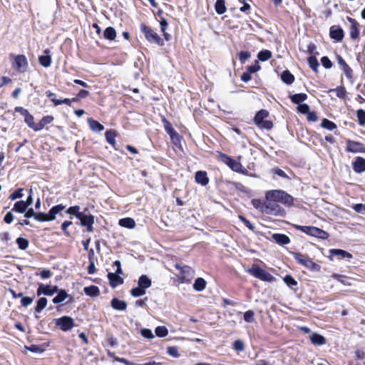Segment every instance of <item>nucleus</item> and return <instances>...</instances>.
<instances>
[{
    "mask_svg": "<svg viewBox=\"0 0 365 365\" xmlns=\"http://www.w3.org/2000/svg\"><path fill=\"white\" fill-rule=\"evenodd\" d=\"M267 201H274L276 202H281L287 206H290L293 204V197L281 190H273L267 191L265 194Z\"/></svg>",
    "mask_w": 365,
    "mask_h": 365,
    "instance_id": "f257e3e1",
    "label": "nucleus"
},
{
    "mask_svg": "<svg viewBox=\"0 0 365 365\" xmlns=\"http://www.w3.org/2000/svg\"><path fill=\"white\" fill-rule=\"evenodd\" d=\"M292 255H293L294 259L297 262V263L305 267L308 269L314 272L320 271V265L313 262L312 259L309 258L307 255H303L299 252H292Z\"/></svg>",
    "mask_w": 365,
    "mask_h": 365,
    "instance_id": "f03ea898",
    "label": "nucleus"
},
{
    "mask_svg": "<svg viewBox=\"0 0 365 365\" xmlns=\"http://www.w3.org/2000/svg\"><path fill=\"white\" fill-rule=\"evenodd\" d=\"M294 227L296 230H300L301 232H302L308 235L312 236V237H318V238H320L322 240H325L329 237V234L326 231H324L322 229H319L317 227L302 226V225H294Z\"/></svg>",
    "mask_w": 365,
    "mask_h": 365,
    "instance_id": "7ed1b4c3",
    "label": "nucleus"
},
{
    "mask_svg": "<svg viewBox=\"0 0 365 365\" xmlns=\"http://www.w3.org/2000/svg\"><path fill=\"white\" fill-rule=\"evenodd\" d=\"M151 279L145 274L141 275L138 282V287L131 289L133 297H140L145 294V289L151 286Z\"/></svg>",
    "mask_w": 365,
    "mask_h": 365,
    "instance_id": "20e7f679",
    "label": "nucleus"
},
{
    "mask_svg": "<svg viewBox=\"0 0 365 365\" xmlns=\"http://www.w3.org/2000/svg\"><path fill=\"white\" fill-rule=\"evenodd\" d=\"M140 30L144 34L145 38L152 43L159 46L164 45V41L160 36L150 27L144 24L140 25Z\"/></svg>",
    "mask_w": 365,
    "mask_h": 365,
    "instance_id": "39448f33",
    "label": "nucleus"
},
{
    "mask_svg": "<svg viewBox=\"0 0 365 365\" xmlns=\"http://www.w3.org/2000/svg\"><path fill=\"white\" fill-rule=\"evenodd\" d=\"M220 158L222 163L226 164L232 170L235 172L239 173H245L247 172L239 161L235 160L226 154L220 153Z\"/></svg>",
    "mask_w": 365,
    "mask_h": 365,
    "instance_id": "423d86ee",
    "label": "nucleus"
},
{
    "mask_svg": "<svg viewBox=\"0 0 365 365\" xmlns=\"http://www.w3.org/2000/svg\"><path fill=\"white\" fill-rule=\"evenodd\" d=\"M247 272L256 278L265 282H272L274 277L266 270L259 267L257 264H253Z\"/></svg>",
    "mask_w": 365,
    "mask_h": 365,
    "instance_id": "0eeeda50",
    "label": "nucleus"
},
{
    "mask_svg": "<svg viewBox=\"0 0 365 365\" xmlns=\"http://www.w3.org/2000/svg\"><path fill=\"white\" fill-rule=\"evenodd\" d=\"M260 211L266 215H281L284 212V210L274 201H267L264 203Z\"/></svg>",
    "mask_w": 365,
    "mask_h": 365,
    "instance_id": "6e6552de",
    "label": "nucleus"
},
{
    "mask_svg": "<svg viewBox=\"0 0 365 365\" xmlns=\"http://www.w3.org/2000/svg\"><path fill=\"white\" fill-rule=\"evenodd\" d=\"M175 268L180 271L181 282H188L194 277L195 272L189 266L176 264Z\"/></svg>",
    "mask_w": 365,
    "mask_h": 365,
    "instance_id": "1a4fd4ad",
    "label": "nucleus"
},
{
    "mask_svg": "<svg viewBox=\"0 0 365 365\" xmlns=\"http://www.w3.org/2000/svg\"><path fill=\"white\" fill-rule=\"evenodd\" d=\"M56 325L59 327L62 331H67L74 327V321L71 317L64 316L56 320Z\"/></svg>",
    "mask_w": 365,
    "mask_h": 365,
    "instance_id": "9d476101",
    "label": "nucleus"
},
{
    "mask_svg": "<svg viewBox=\"0 0 365 365\" xmlns=\"http://www.w3.org/2000/svg\"><path fill=\"white\" fill-rule=\"evenodd\" d=\"M28 66V61L24 55H18L14 58V67L18 71L23 73Z\"/></svg>",
    "mask_w": 365,
    "mask_h": 365,
    "instance_id": "9b49d317",
    "label": "nucleus"
},
{
    "mask_svg": "<svg viewBox=\"0 0 365 365\" xmlns=\"http://www.w3.org/2000/svg\"><path fill=\"white\" fill-rule=\"evenodd\" d=\"M346 150L349 153H365L364 145L359 142L348 140Z\"/></svg>",
    "mask_w": 365,
    "mask_h": 365,
    "instance_id": "f8f14e48",
    "label": "nucleus"
},
{
    "mask_svg": "<svg viewBox=\"0 0 365 365\" xmlns=\"http://www.w3.org/2000/svg\"><path fill=\"white\" fill-rule=\"evenodd\" d=\"M78 219L81 221V225L82 226L86 227L87 230L88 232H93V225L94 223V217L91 215H83V213L81 215L80 217Z\"/></svg>",
    "mask_w": 365,
    "mask_h": 365,
    "instance_id": "ddd939ff",
    "label": "nucleus"
},
{
    "mask_svg": "<svg viewBox=\"0 0 365 365\" xmlns=\"http://www.w3.org/2000/svg\"><path fill=\"white\" fill-rule=\"evenodd\" d=\"M58 291V288L56 286H50V285H43L40 284L37 289V294L40 296L41 294H44L46 296H51L53 294L56 293Z\"/></svg>",
    "mask_w": 365,
    "mask_h": 365,
    "instance_id": "4468645a",
    "label": "nucleus"
},
{
    "mask_svg": "<svg viewBox=\"0 0 365 365\" xmlns=\"http://www.w3.org/2000/svg\"><path fill=\"white\" fill-rule=\"evenodd\" d=\"M329 35L331 38L336 41H341L344 36L343 29L336 26H333L330 28Z\"/></svg>",
    "mask_w": 365,
    "mask_h": 365,
    "instance_id": "2eb2a0df",
    "label": "nucleus"
},
{
    "mask_svg": "<svg viewBox=\"0 0 365 365\" xmlns=\"http://www.w3.org/2000/svg\"><path fill=\"white\" fill-rule=\"evenodd\" d=\"M353 170L356 173L365 171V159L362 157H356L353 162Z\"/></svg>",
    "mask_w": 365,
    "mask_h": 365,
    "instance_id": "dca6fc26",
    "label": "nucleus"
},
{
    "mask_svg": "<svg viewBox=\"0 0 365 365\" xmlns=\"http://www.w3.org/2000/svg\"><path fill=\"white\" fill-rule=\"evenodd\" d=\"M119 274H117L116 272H109L108 274L110 284L113 288L123 283V279L119 276Z\"/></svg>",
    "mask_w": 365,
    "mask_h": 365,
    "instance_id": "f3484780",
    "label": "nucleus"
},
{
    "mask_svg": "<svg viewBox=\"0 0 365 365\" xmlns=\"http://www.w3.org/2000/svg\"><path fill=\"white\" fill-rule=\"evenodd\" d=\"M195 178L197 183L203 186L207 185L209 182V178L205 171L200 170L196 172Z\"/></svg>",
    "mask_w": 365,
    "mask_h": 365,
    "instance_id": "a211bd4d",
    "label": "nucleus"
},
{
    "mask_svg": "<svg viewBox=\"0 0 365 365\" xmlns=\"http://www.w3.org/2000/svg\"><path fill=\"white\" fill-rule=\"evenodd\" d=\"M337 61L339 65L341 67L343 71L344 72L346 76L348 78H352V69L349 67V66L346 63V61L343 59V58L340 56H338Z\"/></svg>",
    "mask_w": 365,
    "mask_h": 365,
    "instance_id": "6ab92c4d",
    "label": "nucleus"
},
{
    "mask_svg": "<svg viewBox=\"0 0 365 365\" xmlns=\"http://www.w3.org/2000/svg\"><path fill=\"white\" fill-rule=\"evenodd\" d=\"M65 208L66 206L63 205L62 204H59L52 207L48 213L49 221L54 220L56 219V215L60 213Z\"/></svg>",
    "mask_w": 365,
    "mask_h": 365,
    "instance_id": "aec40b11",
    "label": "nucleus"
},
{
    "mask_svg": "<svg viewBox=\"0 0 365 365\" xmlns=\"http://www.w3.org/2000/svg\"><path fill=\"white\" fill-rule=\"evenodd\" d=\"M272 238L275 241V242L280 245H285L290 242L289 237L284 234H273Z\"/></svg>",
    "mask_w": 365,
    "mask_h": 365,
    "instance_id": "412c9836",
    "label": "nucleus"
},
{
    "mask_svg": "<svg viewBox=\"0 0 365 365\" xmlns=\"http://www.w3.org/2000/svg\"><path fill=\"white\" fill-rule=\"evenodd\" d=\"M349 21L351 23L350 27V36L353 39H356L359 36V30L358 29V23L355 19L349 18Z\"/></svg>",
    "mask_w": 365,
    "mask_h": 365,
    "instance_id": "4be33fe9",
    "label": "nucleus"
},
{
    "mask_svg": "<svg viewBox=\"0 0 365 365\" xmlns=\"http://www.w3.org/2000/svg\"><path fill=\"white\" fill-rule=\"evenodd\" d=\"M164 123H165V129L166 130V132L168 133V134L170 135V138L174 140L175 139H178L179 138V135L178 133L175 130V129L173 128L171 123L170 122H168V120H166L165 119L164 120Z\"/></svg>",
    "mask_w": 365,
    "mask_h": 365,
    "instance_id": "5701e85b",
    "label": "nucleus"
},
{
    "mask_svg": "<svg viewBox=\"0 0 365 365\" xmlns=\"http://www.w3.org/2000/svg\"><path fill=\"white\" fill-rule=\"evenodd\" d=\"M309 338L314 345L322 346L326 344V339L318 333H313Z\"/></svg>",
    "mask_w": 365,
    "mask_h": 365,
    "instance_id": "b1692460",
    "label": "nucleus"
},
{
    "mask_svg": "<svg viewBox=\"0 0 365 365\" xmlns=\"http://www.w3.org/2000/svg\"><path fill=\"white\" fill-rule=\"evenodd\" d=\"M329 252L332 256H337L339 259L352 258V255L349 252L343 250L333 249Z\"/></svg>",
    "mask_w": 365,
    "mask_h": 365,
    "instance_id": "393cba45",
    "label": "nucleus"
},
{
    "mask_svg": "<svg viewBox=\"0 0 365 365\" xmlns=\"http://www.w3.org/2000/svg\"><path fill=\"white\" fill-rule=\"evenodd\" d=\"M268 115L269 112L267 110L262 109L256 113L254 118V123H255L256 125H258L262 121L265 120V118Z\"/></svg>",
    "mask_w": 365,
    "mask_h": 365,
    "instance_id": "a878e982",
    "label": "nucleus"
},
{
    "mask_svg": "<svg viewBox=\"0 0 365 365\" xmlns=\"http://www.w3.org/2000/svg\"><path fill=\"white\" fill-rule=\"evenodd\" d=\"M111 306L115 310L123 311L126 309L127 304L124 301L120 300L118 298H113Z\"/></svg>",
    "mask_w": 365,
    "mask_h": 365,
    "instance_id": "bb28decb",
    "label": "nucleus"
},
{
    "mask_svg": "<svg viewBox=\"0 0 365 365\" xmlns=\"http://www.w3.org/2000/svg\"><path fill=\"white\" fill-rule=\"evenodd\" d=\"M88 123L90 128L94 132H101L104 130V126L93 118H88Z\"/></svg>",
    "mask_w": 365,
    "mask_h": 365,
    "instance_id": "cd10ccee",
    "label": "nucleus"
},
{
    "mask_svg": "<svg viewBox=\"0 0 365 365\" xmlns=\"http://www.w3.org/2000/svg\"><path fill=\"white\" fill-rule=\"evenodd\" d=\"M119 225L123 227L133 229L135 227V222L130 217H125L120 219L118 222Z\"/></svg>",
    "mask_w": 365,
    "mask_h": 365,
    "instance_id": "c85d7f7f",
    "label": "nucleus"
},
{
    "mask_svg": "<svg viewBox=\"0 0 365 365\" xmlns=\"http://www.w3.org/2000/svg\"><path fill=\"white\" fill-rule=\"evenodd\" d=\"M47 304V298H39L37 302V305L35 308V318L38 319L39 317L37 313H40Z\"/></svg>",
    "mask_w": 365,
    "mask_h": 365,
    "instance_id": "c756f323",
    "label": "nucleus"
},
{
    "mask_svg": "<svg viewBox=\"0 0 365 365\" xmlns=\"http://www.w3.org/2000/svg\"><path fill=\"white\" fill-rule=\"evenodd\" d=\"M282 81L288 85L292 84L294 81V76L290 73L289 71H284L281 74Z\"/></svg>",
    "mask_w": 365,
    "mask_h": 365,
    "instance_id": "7c9ffc66",
    "label": "nucleus"
},
{
    "mask_svg": "<svg viewBox=\"0 0 365 365\" xmlns=\"http://www.w3.org/2000/svg\"><path fill=\"white\" fill-rule=\"evenodd\" d=\"M290 98L292 103L299 106L302 102L307 99V95L303 93H296L292 95Z\"/></svg>",
    "mask_w": 365,
    "mask_h": 365,
    "instance_id": "2f4dec72",
    "label": "nucleus"
},
{
    "mask_svg": "<svg viewBox=\"0 0 365 365\" xmlns=\"http://www.w3.org/2000/svg\"><path fill=\"white\" fill-rule=\"evenodd\" d=\"M206 284L207 282L203 278L197 277L193 284V288L195 290L200 292L205 288Z\"/></svg>",
    "mask_w": 365,
    "mask_h": 365,
    "instance_id": "473e14b6",
    "label": "nucleus"
},
{
    "mask_svg": "<svg viewBox=\"0 0 365 365\" xmlns=\"http://www.w3.org/2000/svg\"><path fill=\"white\" fill-rule=\"evenodd\" d=\"M83 291L86 295L90 297H96L99 295V289L98 287L94 285L84 287Z\"/></svg>",
    "mask_w": 365,
    "mask_h": 365,
    "instance_id": "72a5a7b5",
    "label": "nucleus"
},
{
    "mask_svg": "<svg viewBox=\"0 0 365 365\" xmlns=\"http://www.w3.org/2000/svg\"><path fill=\"white\" fill-rule=\"evenodd\" d=\"M103 36L108 40H114L116 37V31L115 29L112 26L107 27L103 32Z\"/></svg>",
    "mask_w": 365,
    "mask_h": 365,
    "instance_id": "f704fd0d",
    "label": "nucleus"
},
{
    "mask_svg": "<svg viewBox=\"0 0 365 365\" xmlns=\"http://www.w3.org/2000/svg\"><path fill=\"white\" fill-rule=\"evenodd\" d=\"M215 9L218 14H223L225 13L227 9L225 0H217L215 4Z\"/></svg>",
    "mask_w": 365,
    "mask_h": 365,
    "instance_id": "c9c22d12",
    "label": "nucleus"
},
{
    "mask_svg": "<svg viewBox=\"0 0 365 365\" xmlns=\"http://www.w3.org/2000/svg\"><path fill=\"white\" fill-rule=\"evenodd\" d=\"M160 29H161V31L163 33L165 39L166 41H170L171 38V36L166 32V30L168 26V24L167 21L164 18L161 17V21H160Z\"/></svg>",
    "mask_w": 365,
    "mask_h": 365,
    "instance_id": "e433bc0d",
    "label": "nucleus"
},
{
    "mask_svg": "<svg viewBox=\"0 0 365 365\" xmlns=\"http://www.w3.org/2000/svg\"><path fill=\"white\" fill-rule=\"evenodd\" d=\"M27 208H28V207L26 206L24 201L20 200V201L16 202L14 204L12 210L18 212L19 213H24L26 211Z\"/></svg>",
    "mask_w": 365,
    "mask_h": 365,
    "instance_id": "4c0bfd02",
    "label": "nucleus"
},
{
    "mask_svg": "<svg viewBox=\"0 0 365 365\" xmlns=\"http://www.w3.org/2000/svg\"><path fill=\"white\" fill-rule=\"evenodd\" d=\"M105 135H106V139L107 142L110 145H111L114 147L116 143V142H115V137H116L115 131L112 130H107L106 132Z\"/></svg>",
    "mask_w": 365,
    "mask_h": 365,
    "instance_id": "58836bf2",
    "label": "nucleus"
},
{
    "mask_svg": "<svg viewBox=\"0 0 365 365\" xmlns=\"http://www.w3.org/2000/svg\"><path fill=\"white\" fill-rule=\"evenodd\" d=\"M38 62L45 68L49 67L51 63V57L49 55L40 56L38 57Z\"/></svg>",
    "mask_w": 365,
    "mask_h": 365,
    "instance_id": "ea45409f",
    "label": "nucleus"
},
{
    "mask_svg": "<svg viewBox=\"0 0 365 365\" xmlns=\"http://www.w3.org/2000/svg\"><path fill=\"white\" fill-rule=\"evenodd\" d=\"M272 57V52L269 50H262L257 54V58L261 61H266Z\"/></svg>",
    "mask_w": 365,
    "mask_h": 365,
    "instance_id": "a19ab883",
    "label": "nucleus"
},
{
    "mask_svg": "<svg viewBox=\"0 0 365 365\" xmlns=\"http://www.w3.org/2000/svg\"><path fill=\"white\" fill-rule=\"evenodd\" d=\"M321 125L322 128L329 130H333L336 128V125L334 122L326 118L322 120Z\"/></svg>",
    "mask_w": 365,
    "mask_h": 365,
    "instance_id": "79ce46f5",
    "label": "nucleus"
},
{
    "mask_svg": "<svg viewBox=\"0 0 365 365\" xmlns=\"http://www.w3.org/2000/svg\"><path fill=\"white\" fill-rule=\"evenodd\" d=\"M80 207L78 205H75V206H71L66 211V212L67 214H70V215H75L77 218L80 217L81 215L82 214V212H81L80 211Z\"/></svg>",
    "mask_w": 365,
    "mask_h": 365,
    "instance_id": "37998d69",
    "label": "nucleus"
},
{
    "mask_svg": "<svg viewBox=\"0 0 365 365\" xmlns=\"http://www.w3.org/2000/svg\"><path fill=\"white\" fill-rule=\"evenodd\" d=\"M329 92H336V96L339 98H344L346 96V89L343 86H339L334 89H330Z\"/></svg>",
    "mask_w": 365,
    "mask_h": 365,
    "instance_id": "c03bdc74",
    "label": "nucleus"
},
{
    "mask_svg": "<svg viewBox=\"0 0 365 365\" xmlns=\"http://www.w3.org/2000/svg\"><path fill=\"white\" fill-rule=\"evenodd\" d=\"M155 332L158 337H164L168 335V330L164 326H159L155 328Z\"/></svg>",
    "mask_w": 365,
    "mask_h": 365,
    "instance_id": "a18cd8bd",
    "label": "nucleus"
},
{
    "mask_svg": "<svg viewBox=\"0 0 365 365\" xmlns=\"http://www.w3.org/2000/svg\"><path fill=\"white\" fill-rule=\"evenodd\" d=\"M16 243L20 250H25L29 247V240L26 238L18 237Z\"/></svg>",
    "mask_w": 365,
    "mask_h": 365,
    "instance_id": "49530a36",
    "label": "nucleus"
},
{
    "mask_svg": "<svg viewBox=\"0 0 365 365\" xmlns=\"http://www.w3.org/2000/svg\"><path fill=\"white\" fill-rule=\"evenodd\" d=\"M308 63L310 66V68L314 71H317V68L319 67V62L315 56H311L308 58Z\"/></svg>",
    "mask_w": 365,
    "mask_h": 365,
    "instance_id": "de8ad7c7",
    "label": "nucleus"
},
{
    "mask_svg": "<svg viewBox=\"0 0 365 365\" xmlns=\"http://www.w3.org/2000/svg\"><path fill=\"white\" fill-rule=\"evenodd\" d=\"M356 116L358 118V122L360 125H365V110L362 109H359L356 112Z\"/></svg>",
    "mask_w": 365,
    "mask_h": 365,
    "instance_id": "09e8293b",
    "label": "nucleus"
},
{
    "mask_svg": "<svg viewBox=\"0 0 365 365\" xmlns=\"http://www.w3.org/2000/svg\"><path fill=\"white\" fill-rule=\"evenodd\" d=\"M232 348L237 351H242L245 349L244 342L240 339L235 340L232 344Z\"/></svg>",
    "mask_w": 365,
    "mask_h": 365,
    "instance_id": "8fccbe9b",
    "label": "nucleus"
},
{
    "mask_svg": "<svg viewBox=\"0 0 365 365\" xmlns=\"http://www.w3.org/2000/svg\"><path fill=\"white\" fill-rule=\"evenodd\" d=\"M243 318H244V320L246 322L251 323V322H254V320H255V319H254V312L252 311V310L246 311L244 313Z\"/></svg>",
    "mask_w": 365,
    "mask_h": 365,
    "instance_id": "3c124183",
    "label": "nucleus"
},
{
    "mask_svg": "<svg viewBox=\"0 0 365 365\" xmlns=\"http://www.w3.org/2000/svg\"><path fill=\"white\" fill-rule=\"evenodd\" d=\"M284 282L289 287H292L293 286H295L297 284V281L291 275H289V274L286 275L284 277Z\"/></svg>",
    "mask_w": 365,
    "mask_h": 365,
    "instance_id": "603ef678",
    "label": "nucleus"
},
{
    "mask_svg": "<svg viewBox=\"0 0 365 365\" xmlns=\"http://www.w3.org/2000/svg\"><path fill=\"white\" fill-rule=\"evenodd\" d=\"M34 219L39 222L49 221L48 214L43 212H36Z\"/></svg>",
    "mask_w": 365,
    "mask_h": 365,
    "instance_id": "864d4df0",
    "label": "nucleus"
},
{
    "mask_svg": "<svg viewBox=\"0 0 365 365\" xmlns=\"http://www.w3.org/2000/svg\"><path fill=\"white\" fill-rule=\"evenodd\" d=\"M257 126L261 129L270 130L273 127V123L271 120H265Z\"/></svg>",
    "mask_w": 365,
    "mask_h": 365,
    "instance_id": "5fc2aeb1",
    "label": "nucleus"
},
{
    "mask_svg": "<svg viewBox=\"0 0 365 365\" xmlns=\"http://www.w3.org/2000/svg\"><path fill=\"white\" fill-rule=\"evenodd\" d=\"M51 101L54 103L55 106H59L63 103L66 104L69 106L71 105V101L70 98H64L63 100H58L57 98H51Z\"/></svg>",
    "mask_w": 365,
    "mask_h": 365,
    "instance_id": "6e6d98bb",
    "label": "nucleus"
},
{
    "mask_svg": "<svg viewBox=\"0 0 365 365\" xmlns=\"http://www.w3.org/2000/svg\"><path fill=\"white\" fill-rule=\"evenodd\" d=\"M238 56L241 63H244L247 60H248L250 58L251 55L250 52L242 51L238 53Z\"/></svg>",
    "mask_w": 365,
    "mask_h": 365,
    "instance_id": "4d7b16f0",
    "label": "nucleus"
},
{
    "mask_svg": "<svg viewBox=\"0 0 365 365\" xmlns=\"http://www.w3.org/2000/svg\"><path fill=\"white\" fill-rule=\"evenodd\" d=\"M167 352L170 356L174 358H178L180 356L178 349L175 346H169L168 348Z\"/></svg>",
    "mask_w": 365,
    "mask_h": 365,
    "instance_id": "13d9d810",
    "label": "nucleus"
},
{
    "mask_svg": "<svg viewBox=\"0 0 365 365\" xmlns=\"http://www.w3.org/2000/svg\"><path fill=\"white\" fill-rule=\"evenodd\" d=\"M140 333L144 338L149 339L154 338V334L150 329H142Z\"/></svg>",
    "mask_w": 365,
    "mask_h": 365,
    "instance_id": "bf43d9fd",
    "label": "nucleus"
},
{
    "mask_svg": "<svg viewBox=\"0 0 365 365\" xmlns=\"http://www.w3.org/2000/svg\"><path fill=\"white\" fill-rule=\"evenodd\" d=\"M26 349L33 353H42L43 351V349L36 344H31L30 346H26Z\"/></svg>",
    "mask_w": 365,
    "mask_h": 365,
    "instance_id": "052dcab7",
    "label": "nucleus"
},
{
    "mask_svg": "<svg viewBox=\"0 0 365 365\" xmlns=\"http://www.w3.org/2000/svg\"><path fill=\"white\" fill-rule=\"evenodd\" d=\"M22 191H23L22 188H19V189L16 190L12 194H11L9 198L11 200H14L17 198L22 197H23Z\"/></svg>",
    "mask_w": 365,
    "mask_h": 365,
    "instance_id": "680f3d73",
    "label": "nucleus"
},
{
    "mask_svg": "<svg viewBox=\"0 0 365 365\" xmlns=\"http://www.w3.org/2000/svg\"><path fill=\"white\" fill-rule=\"evenodd\" d=\"M297 110L299 113L307 115L310 112L309 106L306 103L299 104L297 107Z\"/></svg>",
    "mask_w": 365,
    "mask_h": 365,
    "instance_id": "e2e57ef3",
    "label": "nucleus"
},
{
    "mask_svg": "<svg viewBox=\"0 0 365 365\" xmlns=\"http://www.w3.org/2000/svg\"><path fill=\"white\" fill-rule=\"evenodd\" d=\"M24 121L25 123L28 125V126L30 128H32V127H34V116L30 114V113H29L25 117H24Z\"/></svg>",
    "mask_w": 365,
    "mask_h": 365,
    "instance_id": "0e129e2a",
    "label": "nucleus"
},
{
    "mask_svg": "<svg viewBox=\"0 0 365 365\" xmlns=\"http://www.w3.org/2000/svg\"><path fill=\"white\" fill-rule=\"evenodd\" d=\"M72 222L71 221H68V220H66L64 221L62 225H61V229L63 231L64 234L69 237L71 235H70V232L68 231V227L72 225Z\"/></svg>",
    "mask_w": 365,
    "mask_h": 365,
    "instance_id": "69168bd1",
    "label": "nucleus"
},
{
    "mask_svg": "<svg viewBox=\"0 0 365 365\" xmlns=\"http://www.w3.org/2000/svg\"><path fill=\"white\" fill-rule=\"evenodd\" d=\"M321 62H322V66L325 68H331L332 67V63L327 56H323L321 58Z\"/></svg>",
    "mask_w": 365,
    "mask_h": 365,
    "instance_id": "338daca9",
    "label": "nucleus"
},
{
    "mask_svg": "<svg viewBox=\"0 0 365 365\" xmlns=\"http://www.w3.org/2000/svg\"><path fill=\"white\" fill-rule=\"evenodd\" d=\"M352 208L357 213H363L365 211V204H355L353 205Z\"/></svg>",
    "mask_w": 365,
    "mask_h": 365,
    "instance_id": "774afa93",
    "label": "nucleus"
}]
</instances>
